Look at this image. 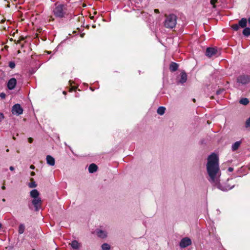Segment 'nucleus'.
Returning a JSON list of instances; mask_svg holds the SVG:
<instances>
[{
	"label": "nucleus",
	"mask_w": 250,
	"mask_h": 250,
	"mask_svg": "<svg viewBox=\"0 0 250 250\" xmlns=\"http://www.w3.org/2000/svg\"><path fill=\"white\" fill-rule=\"evenodd\" d=\"M206 166L208 179L213 186L223 191L230 190L234 187L229 185L223 186L220 183L221 172L219 167V159L216 154L212 153L208 157Z\"/></svg>",
	"instance_id": "nucleus-1"
},
{
	"label": "nucleus",
	"mask_w": 250,
	"mask_h": 250,
	"mask_svg": "<svg viewBox=\"0 0 250 250\" xmlns=\"http://www.w3.org/2000/svg\"><path fill=\"white\" fill-rule=\"evenodd\" d=\"M66 7L65 5L56 3L53 10V13L56 17L62 18L66 14Z\"/></svg>",
	"instance_id": "nucleus-2"
},
{
	"label": "nucleus",
	"mask_w": 250,
	"mask_h": 250,
	"mask_svg": "<svg viewBox=\"0 0 250 250\" xmlns=\"http://www.w3.org/2000/svg\"><path fill=\"white\" fill-rule=\"evenodd\" d=\"M176 23V16L174 14H170L166 17L164 25L167 28H173L175 26Z\"/></svg>",
	"instance_id": "nucleus-3"
},
{
	"label": "nucleus",
	"mask_w": 250,
	"mask_h": 250,
	"mask_svg": "<svg viewBox=\"0 0 250 250\" xmlns=\"http://www.w3.org/2000/svg\"><path fill=\"white\" fill-rule=\"evenodd\" d=\"M23 112V109L21 105L17 104L14 105L12 108V113L13 114L20 115Z\"/></svg>",
	"instance_id": "nucleus-4"
},
{
	"label": "nucleus",
	"mask_w": 250,
	"mask_h": 250,
	"mask_svg": "<svg viewBox=\"0 0 250 250\" xmlns=\"http://www.w3.org/2000/svg\"><path fill=\"white\" fill-rule=\"evenodd\" d=\"M237 81L239 83L243 84H245L250 82V76L242 75L239 76L237 79Z\"/></svg>",
	"instance_id": "nucleus-5"
},
{
	"label": "nucleus",
	"mask_w": 250,
	"mask_h": 250,
	"mask_svg": "<svg viewBox=\"0 0 250 250\" xmlns=\"http://www.w3.org/2000/svg\"><path fill=\"white\" fill-rule=\"evenodd\" d=\"M191 244V240L188 237L182 239L180 243V246L182 248H185Z\"/></svg>",
	"instance_id": "nucleus-6"
},
{
	"label": "nucleus",
	"mask_w": 250,
	"mask_h": 250,
	"mask_svg": "<svg viewBox=\"0 0 250 250\" xmlns=\"http://www.w3.org/2000/svg\"><path fill=\"white\" fill-rule=\"evenodd\" d=\"M217 53V49L214 47H208L207 48L206 55L208 57L214 56Z\"/></svg>",
	"instance_id": "nucleus-7"
},
{
	"label": "nucleus",
	"mask_w": 250,
	"mask_h": 250,
	"mask_svg": "<svg viewBox=\"0 0 250 250\" xmlns=\"http://www.w3.org/2000/svg\"><path fill=\"white\" fill-rule=\"evenodd\" d=\"M41 203L42 200L39 197L33 199L32 201V203L34 205L36 211L39 210V209L41 208Z\"/></svg>",
	"instance_id": "nucleus-8"
},
{
	"label": "nucleus",
	"mask_w": 250,
	"mask_h": 250,
	"mask_svg": "<svg viewBox=\"0 0 250 250\" xmlns=\"http://www.w3.org/2000/svg\"><path fill=\"white\" fill-rule=\"evenodd\" d=\"M17 80L16 79L13 78L10 79L7 83V87L9 89L12 90L13 89L16 85Z\"/></svg>",
	"instance_id": "nucleus-9"
},
{
	"label": "nucleus",
	"mask_w": 250,
	"mask_h": 250,
	"mask_svg": "<svg viewBox=\"0 0 250 250\" xmlns=\"http://www.w3.org/2000/svg\"><path fill=\"white\" fill-rule=\"evenodd\" d=\"M47 164L51 166H54L55 164V159L50 155H47L46 158Z\"/></svg>",
	"instance_id": "nucleus-10"
},
{
	"label": "nucleus",
	"mask_w": 250,
	"mask_h": 250,
	"mask_svg": "<svg viewBox=\"0 0 250 250\" xmlns=\"http://www.w3.org/2000/svg\"><path fill=\"white\" fill-rule=\"evenodd\" d=\"M71 247L74 250H78L81 247V244L77 241L74 240L69 244Z\"/></svg>",
	"instance_id": "nucleus-11"
},
{
	"label": "nucleus",
	"mask_w": 250,
	"mask_h": 250,
	"mask_svg": "<svg viewBox=\"0 0 250 250\" xmlns=\"http://www.w3.org/2000/svg\"><path fill=\"white\" fill-rule=\"evenodd\" d=\"M98 167L95 164H91L88 167V171L89 173H92L97 171Z\"/></svg>",
	"instance_id": "nucleus-12"
},
{
	"label": "nucleus",
	"mask_w": 250,
	"mask_h": 250,
	"mask_svg": "<svg viewBox=\"0 0 250 250\" xmlns=\"http://www.w3.org/2000/svg\"><path fill=\"white\" fill-rule=\"evenodd\" d=\"M187 80V75L185 72H182L181 73V78L179 80V83H185Z\"/></svg>",
	"instance_id": "nucleus-13"
},
{
	"label": "nucleus",
	"mask_w": 250,
	"mask_h": 250,
	"mask_svg": "<svg viewBox=\"0 0 250 250\" xmlns=\"http://www.w3.org/2000/svg\"><path fill=\"white\" fill-rule=\"evenodd\" d=\"M97 235L101 238H104L107 236V232L104 230H98L97 231Z\"/></svg>",
	"instance_id": "nucleus-14"
},
{
	"label": "nucleus",
	"mask_w": 250,
	"mask_h": 250,
	"mask_svg": "<svg viewBox=\"0 0 250 250\" xmlns=\"http://www.w3.org/2000/svg\"><path fill=\"white\" fill-rule=\"evenodd\" d=\"M241 143L242 142L241 141L235 142L233 144H232L231 146L232 150L234 151L238 149V148L240 147Z\"/></svg>",
	"instance_id": "nucleus-15"
},
{
	"label": "nucleus",
	"mask_w": 250,
	"mask_h": 250,
	"mask_svg": "<svg viewBox=\"0 0 250 250\" xmlns=\"http://www.w3.org/2000/svg\"><path fill=\"white\" fill-rule=\"evenodd\" d=\"M247 19L246 18H242L240 21H239L238 24L240 27L242 28H245L247 25Z\"/></svg>",
	"instance_id": "nucleus-16"
},
{
	"label": "nucleus",
	"mask_w": 250,
	"mask_h": 250,
	"mask_svg": "<svg viewBox=\"0 0 250 250\" xmlns=\"http://www.w3.org/2000/svg\"><path fill=\"white\" fill-rule=\"evenodd\" d=\"M39 192L37 189H33L30 191V196L33 198L39 197Z\"/></svg>",
	"instance_id": "nucleus-17"
},
{
	"label": "nucleus",
	"mask_w": 250,
	"mask_h": 250,
	"mask_svg": "<svg viewBox=\"0 0 250 250\" xmlns=\"http://www.w3.org/2000/svg\"><path fill=\"white\" fill-rule=\"evenodd\" d=\"M178 67V65L175 62H171L169 66V69L171 71H175Z\"/></svg>",
	"instance_id": "nucleus-18"
},
{
	"label": "nucleus",
	"mask_w": 250,
	"mask_h": 250,
	"mask_svg": "<svg viewBox=\"0 0 250 250\" xmlns=\"http://www.w3.org/2000/svg\"><path fill=\"white\" fill-rule=\"evenodd\" d=\"M166 108L163 106L159 107L157 109V113L160 115H162L165 113Z\"/></svg>",
	"instance_id": "nucleus-19"
},
{
	"label": "nucleus",
	"mask_w": 250,
	"mask_h": 250,
	"mask_svg": "<svg viewBox=\"0 0 250 250\" xmlns=\"http://www.w3.org/2000/svg\"><path fill=\"white\" fill-rule=\"evenodd\" d=\"M243 34L244 35L246 36H249L250 35V28L246 27L245 28L243 31Z\"/></svg>",
	"instance_id": "nucleus-20"
},
{
	"label": "nucleus",
	"mask_w": 250,
	"mask_h": 250,
	"mask_svg": "<svg viewBox=\"0 0 250 250\" xmlns=\"http://www.w3.org/2000/svg\"><path fill=\"white\" fill-rule=\"evenodd\" d=\"M31 183H30L28 184V186L30 188H33L37 187V184H36L35 182L34 181V179L33 178L30 179Z\"/></svg>",
	"instance_id": "nucleus-21"
},
{
	"label": "nucleus",
	"mask_w": 250,
	"mask_h": 250,
	"mask_svg": "<svg viewBox=\"0 0 250 250\" xmlns=\"http://www.w3.org/2000/svg\"><path fill=\"white\" fill-rule=\"evenodd\" d=\"M102 249L103 250H110V247L108 244L104 243L102 246Z\"/></svg>",
	"instance_id": "nucleus-22"
},
{
	"label": "nucleus",
	"mask_w": 250,
	"mask_h": 250,
	"mask_svg": "<svg viewBox=\"0 0 250 250\" xmlns=\"http://www.w3.org/2000/svg\"><path fill=\"white\" fill-rule=\"evenodd\" d=\"M249 103V101L247 98H243L240 101V103L244 105H247Z\"/></svg>",
	"instance_id": "nucleus-23"
},
{
	"label": "nucleus",
	"mask_w": 250,
	"mask_h": 250,
	"mask_svg": "<svg viewBox=\"0 0 250 250\" xmlns=\"http://www.w3.org/2000/svg\"><path fill=\"white\" fill-rule=\"evenodd\" d=\"M25 229V227L23 224H21L19 227V233L22 234L23 233Z\"/></svg>",
	"instance_id": "nucleus-24"
},
{
	"label": "nucleus",
	"mask_w": 250,
	"mask_h": 250,
	"mask_svg": "<svg viewBox=\"0 0 250 250\" xmlns=\"http://www.w3.org/2000/svg\"><path fill=\"white\" fill-rule=\"evenodd\" d=\"M240 26L237 24H233L232 25V28L233 30L237 31L239 29Z\"/></svg>",
	"instance_id": "nucleus-25"
},
{
	"label": "nucleus",
	"mask_w": 250,
	"mask_h": 250,
	"mask_svg": "<svg viewBox=\"0 0 250 250\" xmlns=\"http://www.w3.org/2000/svg\"><path fill=\"white\" fill-rule=\"evenodd\" d=\"M8 65L11 68L13 69L15 67V63L14 62H10Z\"/></svg>",
	"instance_id": "nucleus-26"
},
{
	"label": "nucleus",
	"mask_w": 250,
	"mask_h": 250,
	"mask_svg": "<svg viewBox=\"0 0 250 250\" xmlns=\"http://www.w3.org/2000/svg\"><path fill=\"white\" fill-rule=\"evenodd\" d=\"M245 126L246 127H250V117L247 120Z\"/></svg>",
	"instance_id": "nucleus-27"
},
{
	"label": "nucleus",
	"mask_w": 250,
	"mask_h": 250,
	"mask_svg": "<svg viewBox=\"0 0 250 250\" xmlns=\"http://www.w3.org/2000/svg\"><path fill=\"white\" fill-rule=\"evenodd\" d=\"M218 0H210V4L213 6V8H215L216 6L215 4L217 2Z\"/></svg>",
	"instance_id": "nucleus-28"
},
{
	"label": "nucleus",
	"mask_w": 250,
	"mask_h": 250,
	"mask_svg": "<svg viewBox=\"0 0 250 250\" xmlns=\"http://www.w3.org/2000/svg\"><path fill=\"white\" fill-rule=\"evenodd\" d=\"M4 118V116L2 113H0V122H1Z\"/></svg>",
	"instance_id": "nucleus-29"
},
{
	"label": "nucleus",
	"mask_w": 250,
	"mask_h": 250,
	"mask_svg": "<svg viewBox=\"0 0 250 250\" xmlns=\"http://www.w3.org/2000/svg\"><path fill=\"white\" fill-rule=\"evenodd\" d=\"M0 97H1V98H5V94H4V93H1L0 94Z\"/></svg>",
	"instance_id": "nucleus-30"
},
{
	"label": "nucleus",
	"mask_w": 250,
	"mask_h": 250,
	"mask_svg": "<svg viewBox=\"0 0 250 250\" xmlns=\"http://www.w3.org/2000/svg\"><path fill=\"white\" fill-rule=\"evenodd\" d=\"M228 170L229 172H232L233 170V168L232 167H230L229 168Z\"/></svg>",
	"instance_id": "nucleus-31"
},
{
	"label": "nucleus",
	"mask_w": 250,
	"mask_h": 250,
	"mask_svg": "<svg viewBox=\"0 0 250 250\" xmlns=\"http://www.w3.org/2000/svg\"><path fill=\"white\" fill-rule=\"evenodd\" d=\"M28 141L30 143H31L33 142V139L31 138H29L28 139Z\"/></svg>",
	"instance_id": "nucleus-32"
},
{
	"label": "nucleus",
	"mask_w": 250,
	"mask_h": 250,
	"mask_svg": "<svg viewBox=\"0 0 250 250\" xmlns=\"http://www.w3.org/2000/svg\"><path fill=\"white\" fill-rule=\"evenodd\" d=\"M9 169L11 171H13L14 170V167L12 166H10L9 167Z\"/></svg>",
	"instance_id": "nucleus-33"
},
{
	"label": "nucleus",
	"mask_w": 250,
	"mask_h": 250,
	"mask_svg": "<svg viewBox=\"0 0 250 250\" xmlns=\"http://www.w3.org/2000/svg\"><path fill=\"white\" fill-rule=\"evenodd\" d=\"M30 168L32 169H35V167L33 165H31L30 167Z\"/></svg>",
	"instance_id": "nucleus-34"
},
{
	"label": "nucleus",
	"mask_w": 250,
	"mask_h": 250,
	"mask_svg": "<svg viewBox=\"0 0 250 250\" xmlns=\"http://www.w3.org/2000/svg\"><path fill=\"white\" fill-rule=\"evenodd\" d=\"M154 12H155V13H159V10H158V9H155V10H154Z\"/></svg>",
	"instance_id": "nucleus-35"
},
{
	"label": "nucleus",
	"mask_w": 250,
	"mask_h": 250,
	"mask_svg": "<svg viewBox=\"0 0 250 250\" xmlns=\"http://www.w3.org/2000/svg\"><path fill=\"white\" fill-rule=\"evenodd\" d=\"M35 175V173L34 172L32 171V172H31V176H33Z\"/></svg>",
	"instance_id": "nucleus-36"
},
{
	"label": "nucleus",
	"mask_w": 250,
	"mask_h": 250,
	"mask_svg": "<svg viewBox=\"0 0 250 250\" xmlns=\"http://www.w3.org/2000/svg\"><path fill=\"white\" fill-rule=\"evenodd\" d=\"M2 189L4 190L5 189V187L4 186H2L1 187Z\"/></svg>",
	"instance_id": "nucleus-37"
},
{
	"label": "nucleus",
	"mask_w": 250,
	"mask_h": 250,
	"mask_svg": "<svg viewBox=\"0 0 250 250\" xmlns=\"http://www.w3.org/2000/svg\"><path fill=\"white\" fill-rule=\"evenodd\" d=\"M248 22L249 24L250 25V17L248 19Z\"/></svg>",
	"instance_id": "nucleus-38"
},
{
	"label": "nucleus",
	"mask_w": 250,
	"mask_h": 250,
	"mask_svg": "<svg viewBox=\"0 0 250 250\" xmlns=\"http://www.w3.org/2000/svg\"><path fill=\"white\" fill-rule=\"evenodd\" d=\"M2 201L3 202H5V199H2Z\"/></svg>",
	"instance_id": "nucleus-39"
},
{
	"label": "nucleus",
	"mask_w": 250,
	"mask_h": 250,
	"mask_svg": "<svg viewBox=\"0 0 250 250\" xmlns=\"http://www.w3.org/2000/svg\"><path fill=\"white\" fill-rule=\"evenodd\" d=\"M63 94H66V92L64 91L63 92Z\"/></svg>",
	"instance_id": "nucleus-40"
},
{
	"label": "nucleus",
	"mask_w": 250,
	"mask_h": 250,
	"mask_svg": "<svg viewBox=\"0 0 250 250\" xmlns=\"http://www.w3.org/2000/svg\"><path fill=\"white\" fill-rule=\"evenodd\" d=\"M9 149H7L6 150V152H9Z\"/></svg>",
	"instance_id": "nucleus-41"
},
{
	"label": "nucleus",
	"mask_w": 250,
	"mask_h": 250,
	"mask_svg": "<svg viewBox=\"0 0 250 250\" xmlns=\"http://www.w3.org/2000/svg\"><path fill=\"white\" fill-rule=\"evenodd\" d=\"M193 101L194 102H195V99H193Z\"/></svg>",
	"instance_id": "nucleus-42"
},
{
	"label": "nucleus",
	"mask_w": 250,
	"mask_h": 250,
	"mask_svg": "<svg viewBox=\"0 0 250 250\" xmlns=\"http://www.w3.org/2000/svg\"><path fill=\"white\" fill-rule=\"evenodd\" d=\"M140 1H142V0H140Z\"/></svg>",
	"instance_id": "nucleus-43"
}]
</instances>
